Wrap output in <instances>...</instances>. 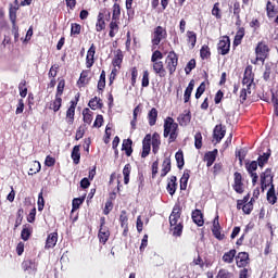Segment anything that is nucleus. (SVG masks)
Here are the masks:
<instances>
[{
	"mask_svg": "<svg viewBox=\"0 0 278 278\" xmlns=\"http://www.w3.org/2000/svg\"><path fill=\"white\" fill-rule=\"evenodd\" d=\"M268 187H270V189L267 191V201L271 205H275V203H277V195H275V186H273V170L270 168H267L261 174L262 191L264 192L266 189H268Z\"/></svg>",
	"mask_w": 278,
	"mask_h": 278,
	"instance_id": "1",
	"label": "nucleus"
},
{
	"mask_svg": "<svg viewBox=\"0 0 278 278\" xmlns=\"http://www.w3.org/2000/svg\"><path fill=\"white\" fill-rule=\"evenodd\" d=\"M169 224H170V231H173V236L181 237L184 231V225L181 220V213H180L179 205L174 206L173 212L169 215Z\"/></svg>",
	"mask_w": 278,
	"mask_h": 278,
	"instance_id": "2",
	"label": "nucleus"
},
{
	"mask_svg": "<svg viewBox=\"0 0 278 278\" xmlns=\"http://www.w3.org/2000/svg\"><path fill=\"white\" fill-rule=\"evenodd\" d=\"M178 128H179V125L177 123H175V119L173 117H167L164 121L163 136H164V138L169 137V143H173L177 140V138H178Z\"/></svg>",
	"mask_w": 278,
	"mask_h": 278,
	"instance_id": "3",
	"label": "nucleus"
},
{
	"mask_svg": "<svg viewBox=\"0 0 278 278\" xmlns=\"http://www.w3.org/2000/svg\"><path fill=\"white\" fill-rule=\"evenodd\" d=\"M167 38V31L165 28H163L162 26H157L153 34H152V49H156L159 47V45H161V42H163V40H166Z\"/></svg>",
	"mask_w": 278,
	"mask_h": 278,
	"instance_id": "4",
	"label": "nucleus"
},
{
	"mask_svg": "<svg viewBox=\"0 0 278 278\" xmlns=\"http://www.w3.org/2000/svg\"><path fill=\"white\" fill-rule=\"evenodd\" d=\"M178 55L175 52H169L166 56L165 64L169 75H174L178 66Z\"/></svg>",
	"mask_w": 278,
	"mask_h": 278,
	"instance_id": "5",
	"label": "nucleus"
},
{
	"mask_svg": "<svg viewBox=\"0 0 278 278\" xmlns=\"http://www.w3.org/2000/svg\"><path fill=\"white\" fill-rule=\"evenodd\" d=\"M243 177H242V174L239 173V172H236L233 174V185H232V188L235 190L236 193L238 194H243L244 193V184H243Z\"/></svg>",
	"mask_w": 278,
	"mask_h": 278,
	"instance_id": "6",
	"label": "nucleus"
},
{
	"mask_svg": "<svg viewBox=\"0 0 278 278\" xmlns=\"http://www.w3.org/2000/svg\"><path fill=\"white\" fill-rule=\"evenodd\" d=\"M256 53V62H262L264 64V60H266V56L268 55V46H266L263 42H260L255 49Z\"/></svg>",
	"mask_w": 278,
	"mask_h": 278,
	"instance_id": "7",
	"label": "nucleus"
},
{
	"mask_svg": "<svg viewBox=\"0 0 278 278\" xmlns=\"http://www.w3.org/2000/svg\"><path fill=\"white\" fill-rule=\"evenodd\" d=\"M104 225H105V220L101 219V226L99 229L98 238H99L100 243H102V244H106V242L109 241L110 236H111L109 228H106Z\"/></svg>",
	"mask_w": 278,
	"mask_h": 278,
	"instance_id": "8",
	"label": "nucleus"
},
{
	"mask_svg": "<svg viewBox=\"0 0 278 278\" xmlns=\"http://www.w3.org/2000/svg\"><path fill=\"white\" fill-rule=\"evenodd\" d=\"M257 165H258L257 161H252L245 164V169L252 178L253 186L257 184V179H258L257 173H255L257 170Z\"/></svg>",
	"mask_w": 278,
	"mask_h": 278,
	"instance_id": "9",
	"label": "nucleus"
},
{
	"mask_svg": "<svg viewBox=\"0 0 278 278\" xmlns=\"http://www.w3.org/2000/svg\"><path fill=\"white\" fill-rule=\"evenodd\" d=\"M254 79H255V76L253 75V67L248 66L244 71V76L242 79L243 87L251 88V86H253Z\"/></svg>",
	"mask_w": 278,
	"mask_h": 278,
	"instance_id": "10",
	"label": "nucleus"
},
{
	"mask_svg": "<svg viewBox=\"0 0 278 278\" xmlns=\"http://www.w3.org/2000/svg\"><path fill=\"white\" fill-rule=\"evenodd\" d=\"M231 47L230 38L229 37H223L218 42V52L222 55H227L229 53Z\"/></svg>",
	"mask_w": 278,
	"mask_h": 278,
	"instance_id": "11",
	"label": "nucleus"
},
{
	"mask_svg": "<svg viewBox=\"0 0 278 278\" xmlns=\"http://www.w3.org/2000/svg\"><path fill=\"white\" fill-rule=\"evenodd\" d=\"M212 232L214 237L219 241H223L226 238L225 233H222L220 231L219 216H216L213 220Z\"/></svg>",
	"mask_w": 278,
	"mask_h": 278,
	"instance_id": "12",
	"label": "nucleus"
},
{
	"mask_svg": "<svg viewBox=\"0 0 278 278\" xmlns=\"http://www.w3.org/2000/svg\"><path fill=\"white\" fill-rule=\"evenodd\" d=\"M151 68L155 73V75H159V77H166L167 72L165 70L163 61L152 62Z\"/></svg>",
	"mask_w": 278,
	"mask_h": 278,
	"instance_id": "13",
	"label": "nucleus"
},
{
	"mask_svg": "<svg viewBox=\"0 0 278 278\" xmlns=\"http://www.w3.org/2000/svg\"><path fill=\"white\" fill-rule=\"evenodd\" d=\"M151 144H152V136L147 135L142 141V153H141L142 159H147L150 155Z\"/></svg>",
	"mask_w": 278,
	"mask_h": 278,
	"instance_id": "14",
	"label": "nucleus"
},
{
	"mask_svg": "<svg viewBox=\"0 0 278 278\" xmlns=\"http://www.w3.org/2000/svg\"><path fill=\"white\" fill-rule=\"evenodd\" d=\"M226 136V128L223 125H216L213 131V137L217 143H220Z\"/></svg>",
	"mask_w": 278,
	"mask_h": 278,
	"instance_id": "15",
	"label": "nucleus"
},
{
	"mask_svg": "<svg viewBox=\"0 0 278 278\" xmlns=\"http://www.w3.org/2000/svg\"><path fill=\"white\" fill-rule=\"evenodd\" d=\"M178 124L181 127H187L191 123V112L186 110L177 118Z\"/></svg>",
	"mask_w": 278,
	"mask_h": 278,
	"instance_id": "16",
	"label": "nucleus"
},
{
	"mask_svg": "<svg viewBox=\"0 0 278 278\" xmlns=\"http://www.w3.org/2000/svg\"><path fill=\"white\" fill-rule=\"evenodd\" d=\"M96 46L94 43H92L89 48V50L87 51V55H86V66L87 68H91V66H93L94 64V55H96Z\"/></svg>",
	"mask_w": 278,
	"mask_h": 278,
	"instance_id": "17",
	"label": "nucleus"
},
{
	"mask_svg": "<svg viewBox=\"0 0 278 278\" xmlns=\"http://www.w3.org/2000/svg\"><path fill=\"white\" fill-rule=\"evenodd\" d=\"M236 263L239 268L247 267L249 265V253L240 252L236 257Z\"/></svg>",
	"mask_w": 278,
	"mask_h": 278,
	"instance_id": "18",
	"label": "nucleus"
},
{
	"mask_svg": "<svg viewBox=\"0 0 278 278\" xmlns=\"http://www.w3.org/2000/svg\"><path fill=\"white\" fill-rule=\"evenodd\" d=\"M217 155H218V150L207 152L204 155V162H206L207 167H212L214 165V163L216 162Z\"/></svg>",
	"mask_w": 278,
	"mask_h": 278,
	"instance_id": "19",
	"label": "nucleus"
},
{
	"mask_svg": "<svg viewBox=\"0 0 278 278\" xmlns=\"http://www.w3.org/2000/svg\"><path fill=\"white\" fill-rule=\"evenodd\" d=\"M76 104L72 102L68 110L66 111V123L73 125L75 121Z\"/></svg>",
	"mask_w": 278,
	"mask_h": 278,
	"instance_id": "20",
	"label": "nucleus"
},
{
	"mask_svg": "<svg viewBox=\"0 0 278 278\" xmlns=\"http://www.w3.org/2000/svg\"><path fill=\"white\" fill-rule=\"evenodd\" d=\"M192 220L197 226L203 227L204 226L203 213L200 210L193 211Z\"/></svg>",
	"mask_w": 278,
	"mask_h": 278,
	"instance_id": "21",
	"label": "nucleus"
},
{
	"mask_svg": "<svg viewBox=\"0 0 278 278\" xmlns=\"http://www.w3.org/2000/svg\"><path fill=\"white\" fill-rule=\"evenodd\" d=\"M151 141H152V151L154 154H157L160 151V147L162 144L161 136L157 132L153 134V136L151 137Z\"/></svg>",
	"mask_w": 278,
	"mask_h": 278,
	"instance_id": "22",
	"label": "nucleus"
},
{
	"mask_svg": "<svg viewBox=\"0 0 278 278\" xmlns=\"http://www.w3.org/2000/svg\"><path fill=\"white\" fill-rule=\"evenodd\" d=\"M58 232H52L48 236L46 240V249H53L58 243Z\"/></svg>",
	"mask_w": 278,
	"mask_h": 278,
	"instance_id": "23",
	"label": "nucleus"
},
{
	"mask_svg": "<svg viewBox=\"0 0 278 278\" xmlns=\"http://www.w3.org/2000/svg\"><path fill=\"white\" fill-rule=\"evenodd\" d=\"M167 192L169 193V195H175L176 191H177V177L176 176H172L169 178V181L167 184Z\"/></svg>",
	"mask_w": 278,
	"mask_h": 278,
	"instance_id": "24",
	"label": "nucleus"
},
{
	"mask_svg": "<svg viewBox=\"0 0 278 278\" xmlns=\"http://www.w3.org/2000/svg\"><path fill=\"white\" fill-rule=\"evenodd\" d=\"M172 170V160L170 157H165L162 164L161 177H166Z\"/></svg>",
	"mask_w": 278,
	"mask_h": 278,
	"instance_id": "25",
	"label": "nucleus"
},
{
	"mask_svg": "<svg viewBox=\"0 0 278 278\" xmlns=\"http://www.w3.org/2000/svg\"><path fill=\"white\" fill-rule=\"evenodd\" d=\"M122 150L125 151V154L127 157H130L132 155V140L126 139L123 141Z\"/></svg>",
	"mask_w": 278,
	"mask_h": 278,
	"instance_id": "26",
	"label": "nucleus"
},
{
	"mask_svg": "<svg viewBox=\"0 0 278 278\" xmlns=\"http://www.w3.org/2000/svg\"><path fill=\"white\" fill-rule=\"evenodd\" d=\"M237 255V250L232 249L223 255V262L226 264H232Z\"/></svg>",
	"mask_w": 278,
	"mask_h": 278,
	"instance_id": "27",
	"label": "nucleus"
},
{
	"mask_svg": "<svg viewBox=\"0 0 278 278\" xmlns=\"http://www.w3.org/2000/svg\"><path fill=\"white\" fill-rule=\"evenodd\" d=\"M71 157H72L73 163H74L75 165H78V164L80 163V159H81L80 146H75V147L73 148Z\"/></svg>",
	"mask_w": 278,
	"mask_h": 278,
	"instance_id": "28",
	"label": "nucleus"
},
{
	"mask_svg": "<svg viewBox=\"0 0 278 278\" xmlns=\"http://www.w3.org/2000/svg\"><path fill=\"white\" fill-rule=\"evenodd\" d=\"M62 97L55 96V99L49 105V110H52L54 113H58L62 108Z\"/></svg>",
	"mask_w": 278,
	"mask_h": 278,
	"instance_id": "29",
	"label": "nucleus"
},
{
	"mask_svg": "<svg viewBox=\"0 0 278 278\" xmlns=\"http://www.w3.org/2000/svg\"><path fill=\"white\" fill-rule=\"evenodd\" d=\"M157 117H159V111L155 108L151 109V111L148 114L149 125L151 127L156 125Z\"/></svg>",
	"mask_w": 278,
	"mask_h": 278,
	"instance_id": "30",
	"label": "nucleus"
},
{
	"mask_svg": "<svg viewBox=\"0 0 278 278\" xmlns=\"http://www.w3.org/2000/svg\"><path fill=\"white\" fill-rule=\"evenodd\" d=\"M194 86H195L194 80H190L188 87L185 90V94H184L185 103H189V101L191 99V94H192V92L194 90Z\"/></svg>",
	"mask_w": 278,
	"mask_h": 278,
	"instance_id": "31",
	"label": "nucleus"
},
{
	"mask_svg": "<svg viewBox=\"0 0 278 278\" xmlns=\"http://www.w3.org/2000/svg\"><path fill=\"white\" fill-rule=\"evenodd\" d=\"M118 31H119L118 20H112L110 23V33H109L110 38H115Z\"/></svg>",
	"mask_w": 278,
	"mask_h": 278,
	"instance_id": "32",
	"label": "nucleus"
},
{
	"mask_svg": "<svg viewBox=\"0 0 278 278\" xmlns=\"http://www.w3.org/2000/svg\"><path fill=\"white\" fill-rule=\"evenodd\" d=\"M41 170V164L38 161H34L30 164L29 170H28V176H34L37 175L38 173H40Z\"/></svg>",
	"mask_w": 278,
	"mask_h": 278,
	"instance_id": "33",
	"label": "nucleus"
},
{
	"mask_svg": "<svg viewBox=\"0 0 278 278\" xmlns=\"http://www.w3.org/2000/svg\"><path fill=\"white\" fill-rule=\"evenodd\" d=\"M106 24L104 21V14L103 13H99L98 15V21L96 24V31H103V29H105Z\"/></svg>",
	"mask_w": 278,
	"mask_h": 278,
	"instance_id": "34",
	"label": "nucleus"
},
{
	"mask_svg": "<svg viewBox=\"0 0 278 278\" xmlns=\"http://www.w3.org/2000/svg\"><path fill=\"white\" fill-rule=\"evenodd\" d=\"M93 113L90 109H84L83 110V117H84V123L87 125H91L93 121Z\"/></svg>",
	"mask_w": 278,
	"mask_h": 278,
	"instance_id": "35",
	"label": "nucleus"
},
{
	"mask_svg": "<svg viewBox=\"0 0 278 278\" xmlns=\"http://www.w3.org/2000/svg\"><path fill=\"white\" fill-rule=\"evenodd\" d=\"M130 174H131V165L126 164L123 168L124 184L129 185L130 182Z\"/></svg>",
	"mask_w": 278,
	"mask_h": 278,
	"instance_id": "36",
	"label": "nucleus"
},
{
	"mask_svg": "<svg viewBox=\"0 0 278 278\" xmlns=\"http://www.w3.org/2000/svg\"><path fill=\"white\" fill-rule=\"evenodd\" d=\"M89 108L92 110V111H96L98 110L99 108H102L103 106V103H102V100L99 99L98 97H94L93 99H91L88 103Z\"/></svg>",
	"mask_w": 278,
	"mask_h": 278,
	"instance_id": "37",
	"label": "nucleus"
},
{
	"mask_svg": "<svg viewBox=\"0 0 278 278\" xmlns=\"http://www.w3.org/2000/svg\"><path fill=\"white\" fill-rule=\"evenodd\" d=\"M244 36H245V29L244 28H239V30L237 31V34L235 36L233 45L236 47H239V45H241Z\"/></svg>",
	"mask_w": 278,
	"mask_h": 278,
	"instance_id": "38",
	"label": "nucleus"
},
{
	"mask_svg": "<svg viewBox=\"0 0 278 278\" xmlns=\"http://www.w3.org/2000/svg\"><path fill=\"white\" fill-rule=\"evenodd\" d=\"M270 159V152L263 153L257 159L258 167L264 168V165L268 164V160Z\"/></svg>",
	"mask_w": 278,
	"mask_h": 278,
	"instance_id": "39",
	"label": "nucleus"
},
{
	"mask_svg": "<svg viewBox=\"0 0 278 278\" xmlns=\"http://www.w3.org/2000/svg\"><path fill=\"white\" fill-rule=\"evenodd\" d=\"M187 38H188L189 45H191V48L194 49V47L197 45V40H198L197 33L188 30L187 31Z\"/></svg>",
	"mask_w": 278,
	"mask_h": 278,
	"instance_id": "40",
	"label": "nucleus"
},
{
	"mask_svg": "<svg viewBox=\"0 0 278 278\" xmlns=\"http://www.w3.org/2000/svg\"><path fill=\"white\" fill-rule=\"evenodd\" d=\"M189 179H190V174L185 172L182 177L180 178V190H187Z\"/></svg>",
	"mask_w": 278,
	"mask_h": 278,
	"instance_id": "41",
	"label": "nucleus"
},
{
	"mask_svg": "<svg viewBox=\"0 0 278 278\" xmlns=\"http://www.w3.org/2000/svg\"><path fill=\"white\" fill-rule=\"evenodd\" d=\"M249 94H251V87H243L240 92V103H244Z\"/></svg>",
	"mask_w": 278,
	"mask_h": 278,
	"instance_id": "42",
	"label": "nucleus"
},
{
	"mask_svg": "<svg viewBox=\"0 0 278 278\" xmlns=\"http://www.w3.org/2000/svg\"><path fill=\"white\" fill-rule=\"evenodd\" d=\"M106 86V74L105 71H102L100 74V79L98 81V90H104Z\"/></svg>",
	"mask_w": 278,
	"mask_h": 278,
	"instance_id": "43",
	"label": "nucleus"
},
{
	"mask_svg": "<svg viewBox=\"0 0 278 278\" xmlns=\"http://www.w3.org/2000/svg\"><path fill=\"white\" fill-rule=\"evenodd\" d=\"M175 159H176L178 168L181 169V168L185 166V155H184V152L178 151V152L175 154Z\"/></svg>",
	"mask_w": 278,
	"mask_h": 278,
	"instance_id": "44",
	"label": "nucleus"
},
{
	"mask_svg": "<svg viewBox=\"0 0 278 278\" xmlns=\"http://www.w3.org/2000/svg\"><path fill=\"white\" fill-rule=\"evenodd\" d=\"M122 14L121 5L115 3L113 5V12H112V21H119V16Z\"/></svg>",
	"mask_w": 278,
	"mask_h": 278,
	"instance_id": "45",
	"label": "nucleus"
},
{
	"mask_svg": "<svg viewBox=\"0 0 278 278\" xmlns=\"http://www.w3.org/2000/svg\"><path fill=\"white\" fill-rule=\"evenodd\" d=\"M119 222H121L122 228L127 230L128 216H127V213L125 211H122L121 216H119Z\"/></svg>",
	"mask_w": 278,
	"mask_h": 278,
	"instance_id": "46",
	"label": "nucleus"
},
{
	"mask_svg": "<svg viewBox=\"0 0 278 278\" xmlns=\"http://www.w3.org/2000/svg\"><path fill=\"white\" fill-rule=\"evenodd\" d=\"M200 55L202 58V60H207L208 58H211V49L208 46H203L200 50Z\"/></svg>",
	"mask_w": 278,
	"mask_h": 278,
	"instance_id": "47",
	"label": "nucleus"
},
{
	"mask_svg": "<svg viewBox=\"0 0 278 278\" xmlns=\"http://www.w3.org/2000/svg\"><path fill=\"white\" fill-rule=\"evenodd\" d=\"M195 66H197V61H195V59L190 60V61L187 63L186 67H185V73H186V75H190V73H192V71H193V68H195Z\"/></svg>",
	"mask_w": 278,
	"mask_h": 278,
	"instance_id": "48",
	"label": "nucleus"
},
{
	"mask_svg": "<svg viewBox=\"0 0 278 278\" xmlns=\"http://www.w3.org/2000/svg\"><path fill=\"white\" fill-rule=\"evenodd\" d=\"M141 86H142V88H148L150 86V73H149V71L143 72Z\"/></svg>",
	"mask_w": 278,
	"mask_h": 278,
	"instance_id": "49",
	"label": "nucleus"
},
{
	"mask_svg": "<svg viewBox=\"0 0 278 278\" xmlns=\"http://www.w3.org/2000/svg\"><path fill=\"white\" fill-rule=\"evenodd\" d=\"M202 139H203V137H202L201 132H197L194 135V147L197 150L202 149Z\"/></svg>",
	"mask_w": 278,
	"mask_h": 278,
	"instance_id": "50",
	"label": "nucleus"
},
{
	"mask_svg": "<svg viewBox=\"0 0 278 278\" xmlns=\"http://www.w3.org/2000/svg\"><path fill=\"white\" fill-rule=\"evenodd\" d=\"M216 278H233V274L230 273L228 269H220Z\"/></svg>",
	"mask_w": 278,
	"mask_h": 278,
	"instance_id": "51",
	"label": "nucleus"
},
{
	"mask_svg": "<svg viewBox=\"0 0 278 278\" xmlns=\"http://www.w3.org/2000/svg\"><path fill=\"white\" fill-rule=\"evenodd\" d=\"M10 21L12 23L13 29H17V25H16V10L15 9H10Z\"/></svg>",
	"mask_w": 278,
	"mask_h": 278,
	"instance_id": "52",
	"label": "nucleus"
},
{
	"mask_svg": "<svg viewBox=\"0 0 278 278\" xmlns=\"http://www.w3.org/2000/svg\"><path fill=\"white\" fill-rule=\"evenodd\" d=\"M275 14H277V12L275 11V5L273 4V2L268 1L267 2V15L269 16V18L275 17Z\"/></svg>",
	"mask_w": 278,
	"mask_h": 278,
	"instance_id": "53",
	"label": "nucleus"
},
{
	"mask_svg": "<svg viewBox=\"0 0 278 278\" xmlns=\"http://www.w3.org/2000/svg\"><path fill=\"white\" fill-rule=\"evenodd\" d=\"M205 90H206L205 83H201V85L197 89L195 99H201V97H202V94H204Z\"/></svg>",
	"mask_w": 278,
	"mask_h": 278,
	"instance_id": "54",
	"label": "nucleus"
},
{
	"mask_svg": "<svg viewBox=\"0 0 278 278\" xmlns=\"http://www.w3.org/2000/svg\"><path fill=\"white\" fill-rule=\"evenodd\" d=\"M30 235H31V231L27 227L23 228L22 231H21V238L24 241H28L29 238H30Z\"/></svg>",
	"mask_w": 278,
	"mask_h": 278,
	"instance_id": "55",
	"label": "nucleus"
},
{
	"mask_svg": "<svg viewBox=\"0 0 278 278\" xmlns=\"http://www.w3.org/2000/svg\"><path fill=\"white\" fill-rule=\"evenodd\" d=\"M65 88V80H60L56 87L55 97H62Z\"/></svg>",
	"mask_w": 278,
	"mask_h": 278,
	"instance_id": "56",
	"label": "nucleus"
},
{
	"mask_svg": "<svg viewBox=\"0 0 278 278\" xmlns=\"http://www.w3.org/2000/svg\"><path fill=\"white\" fill-rule=\"evenodd\" d=\"M163 53L159 50L154 51L151 56V62H162Z\"/></svg>",
	"mask_w": 278,
	"mask_h": 278,
	"instance_id": "57",
	"label": "nucleus"
},
{
	"mask_svg": "<svg viewBox=\"0 0 278 278\" xmlns=\"http://www.w3.org/2000/svg\"><path fill=\"white\" fill-rule=\"evenodd\" d=\"M85 199L75 198L72 202L73 211L79 210L80 205L84 203Z\"/></svg>",
	"mask_w": 278,
	"mask_h": 278,
	"instance_id": "58",
	"label": "nucleus"
},
{
	"mask_svg": "<svg viewBox=\"0 0 278 278\" xmlns=\"http://www.w3.org/2000/svg\"><path fill=\"white\" fill-rule=\"evenodd\" d=\"M242 212H243L245 215H250V213L253 212V202L250 201V202L245 203V204L242 206Z\"/></svg>",
	"mask_w": 278,
	"mask_h": 278,
	"instance_id": "59",
	"label": "nucleus"
},
{
	"mask_svg": "<svg viewBox=\"0 0 278 278\" xmlns=\"http://www.w3.org/2000/svg\"><path fill=\"white\" fill-rule=\"evenodd\" d=\"M24 109H25L24 100H23V99H20V100H18V103H17V106H16V110H15V114H16V115L23 114V113H24Z\"/></svg>",
	"mask_w": 278,
	"mask_h": 278,
	"instance_id": "60",
	"label": "nucleus"
},
{
	"mask_svg": "<svg viewBox=\"0 0 278 278\" xmlns=\"http://www.w3.org/2000/svg\"><path fill=\"white\" fill-rule=\"evenodd\" d=\"M81 31V26L79 24H72L71 26V35L72 36H78Z\"/></svg>",
	"mask_w": 278,
	"mask_h": 278,
	"instance_id": "61",
	"label": "nucleus"
},
{
	"mask_svg": "<svg viewBox=\"0 0 278 278\" xmlns=\"http://www.w3.org/2000/svg\"><path fill=\"white\" fill-rule=\"evenodd\" d=\"M212 15L216 16V18H222V14H220V9H219V3L216 2L212 9Z\"/></svg>",
	"mask_w": 278,
	"mask_h": 278,
	"instance_id": "62",
	"label": "nucleus"
},
{
	"mask_svg": "<svg viewBox=\"0 0 278 278\" xmlns=\"http://www.w3.org/2000/svg\"><path fill=\"white\" fill-rule=\"evenodd\" d=\"M153 264L155 266H163L164 265V257L161 256V255H154V258H153Z\"/></svg>",
	"mask_w": 278,
	"mask_h": 278,
	"instance_id": "63",
	"label": "nucleus"
},
{
	"mask_svg": "<svg viewBox=\"0 0 278 278\" xmlns=\"http://www.w3.org/2000/svg\"><path fill=\"white\" fill-rule=\"evenodd\" d=\"M87 77H88V72H83L78 79V84H83V85L89 84V79Z\"/></svg>",
	"mask_w": 278,
	"mask_h": 278,
	"instance_id": "64",
	"label": "nucleus"
}]
</instances>
